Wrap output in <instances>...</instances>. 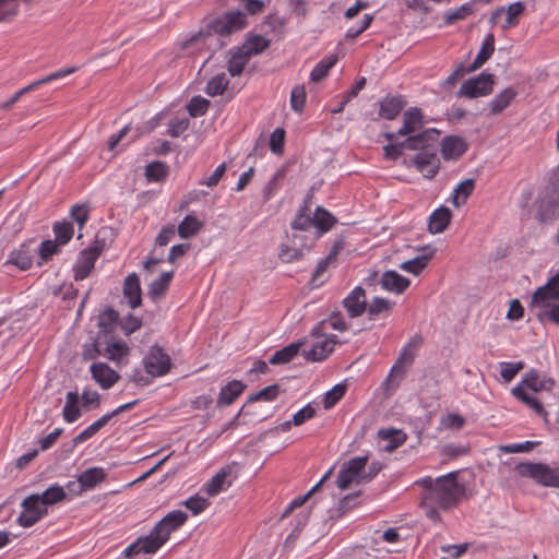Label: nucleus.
Wrapping results in <instances>:
<instances>
[{
    "label": "nucleus",
    "mask_w": 559,
    "mask_h": 559,
    "mask_svg": "<svg viewBox=\"0 0 559 559\" xmlns=\"http://www.w3.org/2000/svg\"><path fill=\"white\" fill-rule=\"evenodd\" d=\"M423 488L421 507L432 521L440 520V511L456 506L464 495V486L457 481V472L432 478L423 477L415 481Z\"/></svg>",
    "instance_id": "obj_1"
},
{
    "label": "nucleus",
    "mask_w": 559,
    "mask_h": 559,
    "mask_svg": "<svg viewBox=\"0 0 559 559\" xmlns=\"http://www.w3.org/2000/svg\"><path fill=\"white\" fill-rule=\"evenodd\" d=\"M399 136H405V145L408 150H418L426 142H436L439 131L435 128L425 129L421 110L411 107L403 114V124L397 132L384 133L388 141H395Z\"/></svg>",
    "instance_id": "obj_2"
},
{
    "label": "nucleus",
    "mask_w": 559,
    "mask_h": 559,
    "mask_svg": "<svg viewBox=\"0 0 559 559\" xmlns=\"http://www.w3.org/2000/svg\"><path fill=\"white\" fill-rule=\"evenodd\" d=\"M555 386V381L549 377H540L538 371L530 370L521 380L519 384L512 388V395L532 408L537 415L544 417L548 416L544 405L537 396L526 392L525 389H530L533 393L550 392Z\"/></svg>",
    "instance_id": "obj_3"
},
{
    "label": "nucleus",
    "mask_w": 559,
    "mask_h": 559,
    "mask_svg": "<svg viewBox=\"0 0 559 559\" xmlns=\"http://www.w3.org/2000/svg\"><path fill=\"white\" fill-rule=\"evenodd\" d=\"M308 212L309 207L305 204L293 221L292 227L295 230L292 238L293 246L292 248L288 246L282 247V262L301 259L305 251H308L313 246L314 238L305 234L309 227H312V216Z\"/></svg>",
    "instance_id": "obj_4"
},
{
    "label": "nucleus",
    "mask_w": 559,
    "mask_h": 559,
    "mask_svg": "<svg viewBox=\"0 0 559 559\" xmlns=\"http://www.w3.org/2000/svg\"><path fill=\"white\" fill-rule=\"evenodd\" d=\"M311 344L309 348H302V355L308 361H322L326 359L340 343L334 334L323 330L322 324H316L310 332Z\"/></svg>",
    "instance_id": "obj_5"
},
{
    "label": "nucleus",
    "mask_w": 559,
    "mask_h": 559,
    "mask_svg": "<svg viewBox=\"0 0 559 559\" xmlns=\"http://www.w3.org/2000/svg\"><path fill=\"white\" fill-rule=\"evenodd\" d=\"M520 476L531 478L544 487L559 488V466L545 463H520L516 465Z\"/></svg>",
    "instance_id": "obj_6"
},
{
    "label": "nucleus",
    "mask_w": 559,
    "mask_h": 559,
    "mask_svg": "<svg viewBox=\"0 0 559 559\" xmlns=\"http://www.w3.org/2000/svg\"><path fill=\"white\" fill-rule=\"evenodd\" d=\"M367 461L368 456H356L346 461L338 472L336 480L337 487L345 490L352 484L362 483Z\"/></svg>",
    "instance_id": "obj_7"
},
{
    "label": "nucleus",
    "mask_w": 559,
    "mask_h": 559,
    "mask_svg": "<svg viewBox=\"0 0 559 559\" xmlns=\"http://www.w3.org/2000/svg\"><path fill=\"white\" fill-rule=\"evenodd\" d=\"M432 143L426 142L417 150L418 153L413 157V164L416 169L428 179L433 178L440 168V160Z\"/></svg>",
    "instance_id": "obj_8"
},
{
    "label": "nucleus",
    "mask_w": 559,
    "mask_h": 559,
    "mask_svg": "<svg viewBox=\"0 0 559 559\" xmlns=\"http://www.w3.org/2000/svg\"><path fill=\"white\" fill-rule=\"evenodd\" d=\"M145 371L151 377H163L171 368L170 356L158 345H153L143 358Z\"/></svg>",
    "instance_id": "obj_9"
},
{
    "label": "nucleus",
    "mask_w": 559,
    "mask_h": 559,
    "mask_svg": "<svg viewBox=\"0 0 559 559\" xmlns=\"http://www.w3.org/2000/svg\"><path fill=\"white\" fill-rule=\"evenodd\" d=\"M21 507L22 512L17 518V523L22 527H31L48 514V509L36 493L26 497Z\"/></svg>",
    "instance_id": "obj_10"
},
{
    "label": "nucleus",
    "mask_w": 559,
    "mask_h": 559,
    "mask_svg": "<svg viewBox=\"0 0 559 559\" xmlns=\"http://www.w3.org/2000/svg\"><path fill=\"white\" fill-rule=\"evenodd\" d=\"M246 25V14L240 11H233L214 19L210 24V31L219 36H228L241 31Z\"/></svg>",
    "instance_id": "obj_11"
},
{
    "label": "nucleus",
    "mask_w": 559,
    "mask_h": 559,
    "mask_svg": "<svg viewBox=\"0 0 559 559\" xmlns=\"http://www.w3.org/2000/svg\"><path fill=\"white\" fill-rule=\"evenodd\" d=\"M493 75L481 72L477 76L466 80L459 90V96L466 98H477L487 96L492 92Z\"/></svg>",
    "instance_id": "obj_12"
},
{
    "label": "nucleus",
    "mask_w": 559,
    "mask_h": 559,
    "mask_svg": "<svg viewBox=\"0 0 559 559\" xmlns=\"http://www.w3.org/2000/svg\"><path fill=\"white\" fill-rule=\"evenodd\" d=\"M236 468L237 463L235 462L222 467L207 483L203 485L202 489L204 492L210 497H214L230 487L233 480L236 478Z\"/></svg>",
    "instance_id": "obj_13"
},
{
    "label": "nucleus",
    "mask_w": 559,
    "mask_h": 559,
    "mask_svg": "<svg viewBox=\"0 0 559 559\" xmlns=\"http://www.w3.org/2000/svg\"><path fill=\"white\" fill-rule=\"evenodd\" d=\"M166 543L165 538L160 536V534L153 527L151 533L144 537L138 538L134 543L129 545L124 550L123 555L127 558H130L133 555L138 554H154L164 544Z\"/></svg>",
    "instance_id": "obj_14"
},
{
    "label": "nucleus",
    "mask_w": 559,
    "mask_h": 559,
    "mask_svg": "<svg viewBox=\"0 0 559 559\" xmlns=\"http://www.w3.org/2000/svg\"><path fill=\"white\" fill-rule=\"evenodd\" d=\"M92 379L103 390L111 389L120 379V374L106 362H93L90 366Z\"/></svg>",
    "instance_id": "obj_15"
},
{
    "label": "nucleus",
    "mask_w": 559,
    "mask_h": 559,
    "mask_svg": "<svg viewBox=\"0 0 559 559\" xmlns=\"http://www.w3.org/2000/svg\"><path fill=\"white\" fill-rule=\"evenodd\" d=\"M188 520V515L186 512L181 510H174L167 513L155 526L154 528L160 534L163 538L167 542L170 537V534L177 531L180 526H182Z\"/></svg>",
    "instance_id": "obj_16"
},
{
    "label": "nucleus",
    "mask_w": 559,
    "mask_h": 559,
    "mask_svg": "<svg viewBox=\"0 0 559 559\" xmlns=\"http://www.w3.org/2000/svg\"><path fill=\"white\" fill-rule=\"evenodd\" d=\"M347 314L350 318H358L367 309L366 292L362 287L356 286L342 301Z\"/></svg>",
    "instance_id": "obj_17"
},
{
    "label": "nucleus",
    "mask_w": 559,
    "mask_h": 559,
    "mask_svg": "<svg viewBox=\"0 0 559 559\" xmlns=\"http://www.w3.org/2000/svg\"><path fill=\"white\" fill-rule=\"evenodd\" d=\"M420 343H421V337L415 335L403 346L395 364L393 365V367L391 369V374L395 373V372L403 373L404 368L406 366H409L413 364V361L418 353Z\"/></svg>",
    "instance_id": "obj_18"
},
{
    "label": "nucleus",
    "mask_w": 559,
    "mask_h": 559,
    "mask_svg": "<svg viewBox=\"0 0 559 559\" xmlns=\"http://www.w3.org/2000/svg\"><path fill=\"white\" fill-rule=\"evenodd\" d=\"M547 301H559V273L548 278L547 283L538 287L531 298V305Z\"/></svg>",
    "instance_id": "obj_19"
},
{
    "label": "nucleus",
    "mask_w": 559,
    "mask_h": 559,
    "mask_svg": "<svg viewBox=\"0 0 559 559\" xmlns=\"http://www.w3.org/2000/svg\"><path fill=\"white\" fill-rule=\"evenodd\" d=\"M98 252L95 249H88L81 252L76 263L73 266V276L75 281L86 278L94 269Z\"/></svg>",
    "instance_id": "obj_20"
},
{
    "label": "nucleus",
    "mask_w": 559,
    "mask_h": 559,
    "mask_svg": "<svg viewBox=\"0 0 559 559\" xmlns=\"http://www.w3.org/2000/svg\"><path fill=\"white\" fill-rule=\"evenodd\" d=\"M4 265H14L21 271H27L33 265V253L27 243H21L16 249L12 250Z\"/></svg>",
    "instance_id": "obj_21"
},
{
    "label": "nucleus",
    "mask_w": 559,
    "mask_h": 559,
    "mask_svg": "<svg viewBox=\"0 0 559 559\" xmlns=\"http://www.w3.org/2000/svg\"><path fill=\"white\" fill-rule=\"evenodd\" d=\"M466 150L467 144L461 136L450 135L441 141V154L447 160L457 159Z\"/></svg>",
    "instance_id": "obj_22"
},
{
    "label": "nucleus",
    "mask_w": 559,
    "mask_h": 559,
    "mask_svg": "<svg viewBox=\"0 0 559 559\" xmlns=\"http://www.w3.org/2000/svg\"><path fill=\"white\" fill-rule=\"evenodd\" d=\"M411 282L408 278L402 276L395 271H386L382 274L380 280L381 287L391 293L402 294L407 289Z\"/></svg>",
    "instance_id": "obj_23"
},
{
    "label": "nucleus",
    "mask_w": 559,
    "mask_h": 559,
    "mask_svg": "<svg viewBox=\"0 0 559 559\" xmlns=\"http://www.w3.org/2000/svg\"><path fill=\"white\" fill-rule=\"evenodd\" d=\"M336 218L325 209L318 206L312 215V227L316 228L314 240L332 229Z\"/></svg>",
    "instance_id": "obj_24"
},
{
    "label": "nucleus",
    "mask_w": 559,
    "mask_h": 559,
    "mask_svg": "<svg viewBox=\"0 0 559 559\" xmlns=\"http://www.w3.org/2000/svg\"><path fill=\"white\" fill-rule=\"evenodd\" d=\"M123 296L132 309L138 308L141 305L142 294L140 280L135 273L126 277L123 283Z\"/></svg>",
    "instance_id": "obj_25"
},
{
    "label": "nucleus",
    "mask_w": 559,
    "mask_h": 559,
    "mask_svg": "<svg viewBox=\"0 0 559 559\" xmlns=\"http://www.w3.org/2000/svg\"><path fill=\"white\" fill-rule=\"evenodd\" d=\"M405 106L401 96H388L380 102L379 115L386 120L395 119Z\"/></svg>",
    "instance_id": "obj_26"
},
{
    "label": "nucleus",
    "mask_w": 559,
    "mask_h": 559,
    "mask_svg": "<svg viewBox=\"0 0 559 559\" xmlns=\"http://www.w3.org/2000/svg\"><path fill=\"white\" fill-rule=\"evenodd\" d=\"M246 385L239 380L229 381L226 385H224L218 394L217 405L218 406H228L233 404L239 395L243 392Z\"/></svg>",
    "instance_id": "obj_27"
},
{
    "label": "nucleus",
    "mask_w": 559,
    "mask_h": 559,
    "mask_svg": "<svg viewBox=\"0 0 559 559\" xmlns=\"http://www.w3.org/2000/svg\"><path fill=\"white\" fill-rule=\"evenodd\" d=\"M82 416L80 407V397L78 392L69 391L66 395V402L62 409L63 420L68 424L76 421Z\"/></svg>",
    "instance_id": "obj_28"
},
{
    "label": "nucleus",
    "mask_w": 559,
    "mask_h": 559,
    "mask_svg": "<svg viewBox=\"0 0 559 559\" xmlns=\"http://www.w3.org/2000/svg\"><path fill=\"white\" fill-rule=\"evenodd\" d=\"M495 51V36L492 33H488L481 43L480 49L472 62V64L467 68V72H473L480 68L493 53Z\"/></svg>",
    "instance_id": "obj_29"
},
{
    "label": "nucleus",
    "mask_w": 559,
    "mask_h": 559,
    "mask_svg": "<svg viewBox=\"0 0 559 559\" xmlns=\"http://www.w3.org/2000/svg\"><path fill=\"white\" fill-rule=\"evenodd\" d=\"M451 221V211L445 206L435 210L428 222V228L432 234L442 233Z\"/></svg>",
    "instance_id": "obj_30"
},
{
    "label": "nucleus",
    "mask_w": 559,
    "mask_h": 559,
    "mask_svg": "<svg viewBox=\"0 0 559 559\" xmlns=\"http://www.w3.org/2000/svg\"><path fill=\"white\" fill-rule=\"evenodd\" d=\"M531 307L538 309L537 319L540 322L559 325V301L532 304Z\"/></svg>",
    "instance_id": "obj_31"
},
{
    "label": "nucleus",
    "mask_w": 559,
    "mask_h": 559,
    "mask_svg": "<svg viewBox=\"0 0 559 559\" xmlns=\"http://www.w3.org/2000/svg\"><path fill=\"white\" fill-rule=\"evenodd\" d=\"M79 477L85 491H87L94 489L98 484L104 481L107 477V473L103 467L94 466L82 472Z\"/></svg>",
    "instance_id": "obj_32"
},
{
    "label": "nucleus",
    "mask_w": 559,
    "mask_h": 559,
    "mask_svg": "<svg viewBox=\"0 0 559 559\" xmlns=\"http://www.w3.org/2000/svg\"><path fill=\"white\" fill-rule=\"evenodd\" d=\"M475 189V180L467 178L461 181L453 190L451 195V202L455 207H461L466 203L469 195Z\"/></svg>",
    "instance_id": "obj_33"
},
{
    "label": "nucleus",
    "mask_w": 559,
    "mask_h": 559,
    "mask_svg": "<svg viewBox=\"0 0 559 559\" xmlns=\"http://www.w3.org/2000/svg\"><path fill=\"white\" fill-rule=\"evenodd\" d=\"M174 277V272H163L158 278L153 281L148 287L147 295L151 299L157 300L162 298L169 287Z\"/></svg>",
    "instance_id": "obj_34"
},
{
    "label": "nucleus",
    "mask_w": 559,
    "mask_h": 559,
    "mask_svg": "<svg viewBox=\"0 0 559 559\" xmlns=\"http://www.w3.org/2000/svg\"><path fill=\"white\" fill-rule=\"evenodd\" d=\"M338 57L336 53H330L321 59L311 70L310 80L312 82H320L323 80L329 71L336 64Z\"/></svg>",
    "instance_id": "obj_35"
},
{
    "label": "nucleus",
    "mask_w": 559,
    "mask_h": 559,
    "mask_svg": "<svg viewBox=\"0 0 559 559\" xmlns=\"http://www.w3.org/2000/svg\"><path fill=\"white\" fill-rule=\"evenodd\" d=\"M515 96L516 91L514 88H504L489 102L490 111L492 114H500L511 104Z\"/></svg>",
    "instance_id": "obj_36"
},
{
    "label": "nucleus",
    "mask_w": 559,
    "mask_h": 559,
    "mask_svg": "<svg viewBox=\"0 0 559 559\" xmlns=\"http://www.w3.org/2000/svg\"><path fill=\"white\" fill-rule=\"evenodd\" d=\"M525 5L524 3L516 1L509 4L507 8H500L495 12V16L504 13L506 22L502 25V28L507 29L514 26L518 23V17L524 12Z\"/></svg>",
    "instance_id": "obj_37"
},
{
    "label": "nucleus",
    "mask_w": 559,
    "mask_h": 559,
    "mask_svg": "<svg viewBox=\"0 0 559 559\" xmlns=\"http://www.w3.org/2000/svg\"><path fill=\"white\" fill-rule=\"evenodd\" d=\"M202 227L203 223L194 215H187L178 225L177 231L180 238L189 239L195 236Z\"/></svg>",
    "instance_id": "obj_38"
},
{
    "label": "nucleus",
    "mask_w": 559,
    "mask_h": 559,
    "mask_svg": "<svg viewBox=\"0 0 559 559\" xmlns=\"http://www.w3.org/2000/svg\"><path fill=\"white\" fill-rule=\"evenodd\" d=\"M343 246L341 242H336L330 249L328 255L318 261L316 269L313 271V282L319 281L321 275L328 270V267L335 263L338 253L341 252Z\"/></svg>",
    "instance_id": "obj_39"
},
{
    "label": "nucleus",
    "mask_w": 559,
    "mask_h": 559,
    "mask_svg": "<svg viewBox=\"0 0 559 559\" xmlns=\"http://www.w3.org/2000/svg\"><path fill=\"white\" fill-rule=\"evenodd\" d=\"M129 350L124 341H114L107 344L104 356L114 362H121L129 355Z\"/></svg>",
    "instance_id": "obj_40"
},
{
    "label": "nucleus",
    "mask_w": 559,
    "mask_h": 559,
    "mask_svg": "<svg viewBox=\"0 0 559 559\" xmlns=\"http://www.w3.org/2000/svg\"><path fill=\"white\" fill-rule=\"evenodd\" d=\"M39 499L44 502L46 509L58 502L63 501L67 498L64 488L58 484H53L48 487L43 493H37Z\"/></svg>",
    "instance_id": "obj_41"
},
{
    "label": "nucleus",
    "mask_w": 559,
    "mask_h": 559,
    "mask_svg": "<svg viewBox=\"0 0 559 559\" xmlns=\"http://www.w3.org/2000/svg\"><path fill=\"white\" fill-rule=\"evenodd\" d=\"M379 437L382 440L388 441V443L384 445V450L388 452H392L402 445L406 440V435L403 431L395 429H380Z\"/></svg>",
    "instance_id": "obj_42"
},
{
    "label": "nucleus",
    "mask_w": 559,
    "mask_h": 559,
    "mask_svg": "<svg viewBox=\"0 0 559 559\" xmlns=\"http://www.w3.org/2000/svg\"><path fill=\"white\" fill-rule=\"evenodd\" d=\"M250 57L238 47L235 51H231L228 60V72L231 76L239 75L245 66L248 63Z\"/></svg>",
    "instance_id": "obj_43"
},
{
    "label": "nucleus",
    "mask_w": 559,
    "mask_h": 559,
    "mask_svg": "<svg viewBox=\"0 0 559 559\" xmlns=\"http://www.w3.org/2000/svg\"><path fill=\"white\" fill-rule=\"evenodd\" d=\"M316 415V409L310 405L307 404L302 408H300L298 412H296L293 415L292 420H287L285 423H282V431L289 430L290 427L294 426H300L305 424L307 420L311 419Z\"/></svg>",
    "instance_id": "obj_44"
},
{
    "label": "nucleus",
    "mask_w": 559,
    "mask_h": 559,
    "mask_svg": "<svg viewBox=\"0 0 559 559\" xmlns=\"http://www.w3.org/2000/svg\"><path fill=\"white\" fill-rule=\"evenodd\" d=\"M269 47V40L261 35H253L249 37L240 47L243 52L249 57L262 52Z\"/></svg>",
    "instance_id": "obj_45"
},
{
    "label": "nucleus",
    "mask_w": 559,
    "mask_h": 559,
    "mask_svg": "<svg viewBox=\"0 0 559 559\" xmlns=\"http://www.w3.org/2000/svg\"><path fill=\"white\" fill-rule=\"evenodd\" d=\"M229 81L224 72L214 75L206 85L205 93L212 97L222 95Z\"/></svg>",
    "instance_id": "obj_46"
},
{
    "label": "nucleus",
    "mask_w": 559,
    "mask_h": 559,
    "mask_svg": "<svg viewBox=\"0 0 559 559\" xmlns=\"http://www.w3.org/2000/svg\"><path fill=\"white\" fill-rule=\"evenodd\" d=\"M318 324L323 325V330L328 332L329 329L345 332L348 330L349 325L344 319L341 312H332L326 319L322 320Z\"/></svg>",
    "instance_id": "obj_47"
},
{
    "label": "nucleus",
    "mask_w": 559,
    "mask_h": 559,
    "mask_svg": "<svg viewBox=\"0 0 559 559\" xmlns=\"http://www.w3.org/2000/svg\"><path fill=\"white\" fill-rule=\"evenodd\" d=\"M524 368L523 361H501L499 362L500 376L504 382H511L516 374Z\"/></svg>",
    "instance_id": "obj_48"
},
{
    "label": "nucleus",
    "mask_w": 559,
    "mask_h": 559,
    "mask_svg": "<svg viewBox=\"0 0 559 559\" xmlns=\"http://www.w3.org/2000/svg\"><path fill=\"white\" fill-rule=\"evenodd\" d=\"M346 393V384L337 383L323 395V406L325 409L333 407Z\"/></svg>",
    "instance_id": "obj_49"
},
{
    "label": "nucleus",
    "mask_w": 559,
    "mask_h": 559,
    "mask_svg": "<svg viewBox=\"0 0 559 559\" xmlns=\"http://www.w3.org/2000/svg\"><path fill=\"white\" fill-rule=\"evenodd\" d=\"M394 304L389 299L382 297H374L369 304H367L366 311L368 312L369 319H374L378 314L389 311Z\"/></svg>",
    "instance_id": "obj_50"
},
{
    "label": "nucleus",
    "mask_w": 559,
    "mask_h": 559,
    "mask_svg": "<svg viewBox=\"0 0 559 559\" xmlns=\"http://www.w3.org/2000/svg\"><path fill=\"white\" fill-rule=\"evenodd\" d=\"M167 166L162 162H153L145 168V176L148 181H160L167 176Z\"/></svg>",
    "instance_id": "obj_51"
},
{
    "label": "nucleus",
    "mask_w": 559,
    "mask_h": 559,
    "mask_svg": "<svg viewBox=\"0 0 559 559\" xmlns=\"http://www.w3.org/2000/svg\"><path fill=\"white\" fill-rule=\"evenodd\" d=\"M53 233L56 236V240L60 246H63L69 242V240L73 236V227L68 222L56 223L53 225Z\"/></svg>",
    "instance_id": "obj_52"
},
{
    "label": "nucleus",
    "mask_w": 559,
    "mask_h": 559,
    "mask_svg": "<svg viewBox=\"0 0 559 559\" xmlns=\"http://www.w3.org/2000/svg\"><path fill=\"white\" fill-rule=\"evenodd\" d=\"M210 106V102L202 97V96H194L190 99L189 104L187 105L188 112L192 117H200L203 116Z\"/></svg>",
    "instance_id": "obj_53"
},
{
    "label": "nucleus",
    "mask_w": 559,
    "mask_h": 559,
    "mask_svg": "<svg viewBox=\"0 0 559 559\" xmlns=\"http://www.w3.org/2000/svg\"><path fill=\"white\" fill-rule=\"evenodd\" d=\"M215 40L210 33H197L193 34L189 39L182 43V48H195L201 49L203 46L209 45Z\"/></svg>",
    "instance_id": "obj_54"
},
{
    "label": "nucleus",
    "mask_w": 559,
    "mask_h": 559,
    "mask_svg": "<svg viewBox=\"0 0 559 559\" xmlns=\"http://www.w3.org/2000/svg\"><path fill=\"white\" fill-rule=\"evenodd\" d=\"M19 10L17 0H0V22L12 20L17 15Z\"/></svg>",
    "instance_id": "obj_55"
},
{
    "label": "nucleus",
    "mask_w": 559,
    "mask_h": 559,
    "mask_svg": "<svg viewBox=\"0 0 559 559\" xmlns=\"http://www.w3.org/2000/svg\"><path fill=\"white\" fill-rule=\"evenodd\" d=\"M428 259L426 255H419L403 262L400 267L405 272L418 275L427 266Z\"/></svg>",
    "instance_id": "obj_56"
},
{
    "label": "nucleus",
    "mask_w": 559,
    "mask_h": 559,
    "mask_svg": "<svg viewBox=\"0 0 559 559\" xmlns=\"http://www.w3.org/2000/svg\"><path fill=\"white\" fill-rule=\"evenodd\" d=\"M306 103V90L304 85H297L290 93V107L296 112H301Z\"/></svg>",
    "instance_id": "obj_57"
},
{
    "label": "nucleus",
    "mask_w": 559,
    "mask_h": 559,
    "mask_svg": "<svg viewBox=\"0 0 559 559\" xmlns=\"http://www.w3.org/2000/svg\"><path fill=\"white\" fill-rule=\"evenodd\" d=\"M81 399L86 411L97 408L100 405V394L90 388L83 390Z\"/></svg>",
    "instance_id": "obj_58"
},
{
    "label": "nucleus",
    "mask_w": 559,
    "mask_h": 559,
    "mask_svg": "<svg viewBox=\"0 0 559 559\" xmlns=\"http://www.w3.org/2000/svg\"><path fill=\"white\" fill-rule=\"evenodd\" d=\"M183 504L194 515H198L201 512H203L210 506V501L206 498H204V497H200V496L195 495V496H192V497L188 498L183 502Z\"/></svg>",
    "instance_id": "obj_59"
},
{
    "label": "nucleus",
    "mask_w": 559,
    "mask_h": 559,
    "mask_svg": "<svg viewBox=\"0 0 559 559\" xmlns=\"http://www.w3.org/2000/svg\"><path fill=\"white\" fill-rule=\"evenodd\" d=\"M60 245L55 240H45L38 248V254L43 262H47L53 254L58 253Z\"/></svg>",
    "instance_id": "obj_60"
},
{
    "label": "nucleus",
    "mask_w": 559,
    "mask_h": 559,
    "mask_svg": "<svg viewBox=\"0 0 559 559\" xmlns=\"http://www.w3.org/2000/svg\"><path fill=\"white\" fill-rule=\"evenodd\" d=\"M278 394V386L276 384L264 388L248 399V403L257 401H273Z\"/></svg>",
    "instance_id": "obj_61"
},
{
    "label": "nucleus",
    "mask_w": 559,
    "mask_h": 559,
    "mask_svg": "<svg viewBox=\"0 0 559 559\" xmlns=\"http://www.w3.org/2000/svg\"><path fill=\"white\" fill-rule=\"evenodd\" d=\"M390 143L383 147L384 156L388 159H397L405 150H408L405 145V140L403 142H394L389 141Z\"/></svg>",
    "instance_id": "obj_62"
},
{
    "label": "nucleus",
    "mask_w": 559,
    "mask_h": 559,
    "mask_svg": "<svg viewBox=\"0 0 559 559\" xmlns=\"http://www.w3.org/2000/svg\"><path fill=\"white\" fill-rule=\"evenodd\" d=\"M227 169L226 163L219 164L215 170L205 179L200 181L201 186H206L209 188L217 186L219 180L223 178Z\"/></svg>",
    "instance_id": "obj_63"
},
{
    "label": "nucleus",
    "mask_w": 559,
    "mask_h": 559,
    "mask_svg": "<svg viewBox=\"0 0 559 559\" xmlns=\"http://www.w3.org/2000/svg\"><path fill=\"white\" fill-rule=\"evenodd\" d=\"M88 206L84 204H76L71 209V217L75 221L80 228H82L88 219Z\"/></svg>",
    "instance_id": "obj_64"
}]
</instances>
